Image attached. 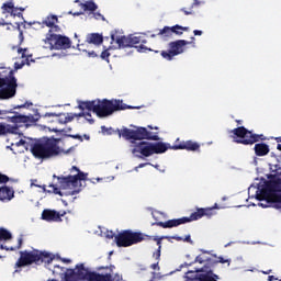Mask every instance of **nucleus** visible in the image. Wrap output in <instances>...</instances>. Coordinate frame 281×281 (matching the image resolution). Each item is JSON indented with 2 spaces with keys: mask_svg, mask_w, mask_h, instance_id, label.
I'll return each mask as SVG.
<instances>
[{
  "mask_svg": "<svg viewBox=\"0 0 281 281\" xmlns=\"http://www.w3.org/2000/svg\"><path fill=\"white\" fill-rule=\"evenodd\" d=\"M59 138H42L31 146V153L35 159H52L58 157L63 150L58 146Z\"/></svg>",
  "mask_w": 281,
  "mask_h": 281,
  "instance_id": "f257e3e1",
  "label": "nucleus"
},
{
  "mask_svg": "<svg viewBox=\"0 0 281 281\" xmlns=\"http://www.w3.org/2000/svg\"><path fill=\"white\" fill-rule=\"evenodd\" d=\"M52 265L54 262V256L47 251H41L34 249L31 251H20V258L14 265L15 273L23 267H30V265Z\"/></svg>",
  "mask_w": 281,
  "mask_h": 281,
  "instance_id": "f03ea898",
  "label": "nucleus"
},
{
  "mask_svg": "<svg viewBox=\"0 0 281 281\" xmlns=\"http://www.w3.org/2000/svg\"><path fill=\"white\" fill-rule=\"evenodd\" d=\"M214 210H218V204H214L213 207L198 209L195 212L191 213L189 217L173 218L168 220L167 222H155L153 225L162 227V229H172V227H179V225H186V223L199 221L203 218V216H214Z\"/></svg>",
  "mask_w": 281,
  "mask_h": 281,
  "instance_id": "7ed1b4c3",
  "label": "nucleus"
},
{
  "mask_svg": "<svg viewBox=\"0 0 281 281\" xmlns=\"http://www.w3.org/2000/svg\"><path fill=\"white\" fill-rule=\"evenodd\" d=\"M126 109H133V106H127L120 100L97 99L94 100L92 113H95L98 117H109V115H113L115 111H126Z\"/></svg>",
  "mask_w": 281,
  "mask_h": 281,
  "instance_id": "20e7f679",
  "label": "nucleus"
},
{
  "mask_svg": "<svg viewBox=\"0 0 281 281\" xmlns=\"http://www.w3.org/2000/svg\"><path fill=\"white\" fill-rule=\"evenodd\" d=\"M119 137H123V139L134 142H142V139H148L150 142H159V133L150 132L146 127H137L134 126V130L128 127H123L117 130Z\"/></svg>",
  "mask_w": 281,
  "mask_h": 281,
  "instance_id": "39448f33",
  "label": "nucleus"
},
{
  "mask_svg": "<svg viewBox=\"0 0 281 281\" xmlns=\"http://www.w3.org/2000/svg\"><path fill=\"white\" fill-rule=\"evenodd\" d=\"M170 148V144L166 143H149L146 140H140L134 144L132 149L133 155H139L142 157H153V155H161Z\"/></svg>",
  "mask_w": 281,
  "mask_h": 281,
  "instance_id": "423d86ee",
  "label": "nucleus"
},
{
  "mask_svg": "<svg viewBox=\"0 0 281 281\" xmlns=\"http://www.w3.org/2000/svg\"><path fill=\"white\" fill-rule=\"evenodd\" d=\"M150 235H146L142 232H134L133 229H125L115 236V244L119 247H133V245H139L144 240H151Z\"/></svg>",
  "mask_w": 281,
  "mask_h": 281,
  "instance_id": "0eeeda50",
  "label": "nucleus"
},
{
  "mask_svg": "<svg viewBox=\"0 0 281 281\" xmlns=\"http://www.w3.org/2000/svg\"><path fill=\"white\" fill-rule=\"evenodd\" d=\"M5 87V88H3ZM16 77H14V70H10L8 75L3 76L0 72V100H10L16 95Z\"/></svg>",
  "mask_w": 281,
  "mask_h": 281,
  "instance_id": "6e6552de",
  "label": "nucleus"
},
{
  "mask_svg": "<svg viewBox=\"0 0 281 281\" xmlns=\"http://www.w3.org/2000/svg\"><path fill=\"white\" fill-rule=\"evenodd\" d=\"M71 170L78 172L75 176H56L54 175V179H57L59 183L58 190H74V188H78V181H87V173L80 171V169L76 166H72Z\"/></svg>",
  "mask_w": 281,
  "mask_h": 281,
  "instance_id": "1a4fd4ad",
  "label": "nucleus"
},
{
  "mask_svg": "<svg viewBox=\"0 0 281 281\" xmlns=\"http://www.w3.org/2000/svg\"><path fill=\"white\" fill-rule=\"evenodd\" d=\"M0 113H3L0 120H7V122H10L20 128L23 125L27 126V124H35V122H38V117H34L32 114L23 115L19 112H14L13 110H0Z\"/></svg>",
  "mask_w": 281,
  "mask_h": 281,
  "instance_id": "9d476101",
  "label": "nucleus"
},
{
  "mask_svg": "<svg viewBox=\"0 0 281 281\" xmlns=\"http://www.w3.org/2000/svg\"><path fill=\"white\" fill-rule=\"evenodd\" d=\"M194 41H196V38L191 37L190 42L186 40H177L175 42H170L169 49L161 50L160 56H162L165 60H172L175 56H179V54H183V52H186V45H192V47H196V43H194Z\"/></svg>",
  "mask_w": 281,
  "mask_h": 281,
  "instance_id": "9b49d317",
  "label": "nucleus"
},
{
  "mask_svg": "<svg viewBox=\"0 0 281 281\" xmlns=\"http://www.w3.org/2000/svg\"><path fill=\"white\" fill-rule=\"evenodd\" d=\"M231 133L237 137L235 140L236 144H243L244 146H251L263 137V135L254 134V132L247 130L245 126L234 128Z\"/></svg>",
  "mask_w": 281,
  "mask_h": 281,
  "instance_id": "f8f14e48",
  "label": "nucleus"
},
{
  "mask_svg": "<svg viewBox=\"0 0 281 281\" xmlns=\"http://www.w3.org/2000/svg\"><path fill=\"white\" fill-rule=\"evenodd\" d=\"M44 43L48 49H71V40L65 35H49Z\"/></svg>",
  "mask_w": 281,
  "mask_h": 281,
  "instance_id": "ddd939ff",
  "label": "nucleus"
},
{
  "mask_svg": "<svg viewBox=\"0 0 281 281\" xmlns=\"http://www.w3.org/2000/svg\"><path fill=\"white\" fill-rule=\"evenodd\" d=\"M110 49H124L131 47V40L124 35H117V31H112Z\"/></svg>",
  "mask_w": 281,
  "mask_h": 281,
  "instance_id": "4468645a",
  "label": "nucleus"
},
{
  "mask_svg": "<svg viewBox=\"0 0 281 281\" xmlns=\"http://www.w3.org/2000/svg\"><path fill=\"white\" fill-rule=\"evenodd\" d=\"M65 214H67V212L65 211L57 212L55 210L45 209L42 212V218L43 221H47L48 223H61L63 216H65Z\"/></svg>",
  "mask_w": 281,
  "mask_h": 281,
  "instance_id": "2eb2a0df",
  "label": "nucleus"
},
{
  "mask_svg": "<svg viewBox=\"0 0 281 281\" xmlns=\"http://www.w3.org/2000/svg\"><path fill=\"white\" fill-rule=\"evenodd\" d=\"M172 148L173 150H190L192 153H195L196 150L201 149V145L192 140H183L180 143L179 140H177Z\"/></svg>",
  "mask_w": 281,
  "mask_h": 281,
  "instance_id": "dca6fc26",
  "label": "nucleus"
},
{
  "mask_svg": "<svg viewBox=\"0 0 281 281\" xmlns=\"http://www.w3.org/2000/svg\"><path fill=\"white\" fill-rule=\"evenodd\" d=\"M146 40H143L142 36H130V47L138 48V52H153V49L146 47L144 44Z\"/></svg>",
  "mask_w": 281,
  "mask_h": 281,
  "instance_id": "f3484780",
  "label": "nucleus"
},
{
  "mask_svg": "<svg viewBox=\"0 0 281 281\" xmlns=\"http://www.w3.org/2000/svg\"><path fill=\"white\" fill-rule=\"evenodd\" d=\"M104 41H109V36H103L100 33H90L86 37V43L89 45H95L97 47H100Z\"/></svg>",
  "mask_w": 281,
  "mask_h": 281,
  "instance_id": "a211bd4d",
  "label": "nucleus"
},
{
  "mask_svg": "<svg viewBox=\"0 0 281 281\" xmlns=\"http://www.w3.org/2000/svg\"><path fill=\"white\" fill-rule=\"evenodd\" d=\"M77 271H75L77 280H88L89 277L91 276V271L89 269L85 268V263H80L76 266Z\"/></svg>",
  "mask_w": 281,
  "mask_h": 281,
  "instance_id": "6ab92c4d",
  "label": "nucleus"
},
{
  "mask_svg": "<svg viewBox=\"0 0 281 281\" xmlns=\"http://www.w3.org/2000/svg\"><path fill=\"white\" fill-rule=\"evenodd\" d=\"M12 199H14V190L8 186L0 187V201L8 203V201H12Z\"/></svg>",
  "mask_w": 281,
  "mask_h": 281,
  "instance_id": "aec40b11",
  "label": "nucleus"
},
{
  "mask_svg": "<svg viewBox=\"0 0 281 281\" xmlns=\"http://www.w3.org/2000/svg\"><path fill=\"white\" fill-rule=\"evenodd\" d=\"M269 145H267L266 143H258L255 145V154L257 155V157H265L269 155Z\"/></svg>",
  "mask_w": 281,
  "mask_h": 281,
  "instance_id": "412c9836",
  "label": "nucleus"
},
{
  "mask_svg": "<svg viewBox=\"0 0 281 281\" xmlns=\"http://www.w3.org/2000/svg\"><path fill=\"white\" fill-rule=\"evenodd\" d=\"M200 271H203L205 274H201V278L198 281H216L212 276H214L210 267L204 266Z\"/></svg>",
  "mask_w": 281,
  "mask_h": 281,
  "instance_id": "4be33fe9",
  "label": "nucleus"
},
{
  "mask_svg": "<svg viewBox=\"0 0 281 281\" xmlns=\"http://www.w3.org/2000/svg\"><path fill=\"white\" fill-rule=\"evenodd\" d=\"M79 5L83 12H95V10H98V4H95L93 0H88L83 3L81 2Z\"/></svg>",
  "mask_w": 281,
  "mask_h": 281,
  "instance_id": "5701e85b",
  "label": "nucleus"
},
{
  "mask_svg": "<svg viewBox=\"0 0 281 281\" xmlns=\"http://www.w3.org/2000/svg\"><path fill=\"white\" fill-rule=\"evenodd\" d=\"M111 273L100 274L98 272H92L89 277V281H111Z\"/></svg>",
  "mask_w": 281,
  "mask_h": 281,
  "instance_id": "b1692460",
  "label": "nucleus"
},
{
  "mask_svg": "<svg viewBox=\"0 0 281 281\" xmlns=\"http://www.w3.org/2000/svg\"><path fill=\"white\" fill-rule=\"evenodd\" d=\"M43 190V192H47L48 194H58L59 196H63V192H60V189H58L57 186L55 184H49L48 188H50L49 190H47V186L43 184L41 187H38Z\"/></svg>",
  "mask_w": 281,
  "mask_h": 281,
  "instance_id": "393cba45",
  "label": "nucleus"
},
{
  "mask_svg": "<svg viewBox=\"0 0 281 281\" xmlns=\"http://www.w3.org/2000/svg\"><path fill=\"white\" fill-rule=\"evenodd\" d=\"M95 106V100H92V101H81L79 102V105H78V109H80V111H92L93 112V109Z\"/></svg>",
  "mask_w": 281,
  "mask_h": 281,
  "instance_id": "a878e982",
  "label": "nucleus"
},
{
  "mask_svg": "<svg viewBox=\"0 0 281 281\" xmlns=\"http://www.w3.org/2000/svg\"><path fill=\"white\" fill-rule=\"evenodd\" d=\"M77 114L74 113H61L59 114V124H69V122H74V119Z\"/></svg>",
  "mask_w": 281,
  "mask_h": 281,
  "instance_id": "bb28decb",
  "label": "nucleus"
},
{
  "mask_svg": "<svg viewBox=\"0 0 281 281\" xmlns=\"http://www.w3.org/2000/svg\"><path fill=\"white\" fill-rule=\"evenodd\" d=\"M173 30L172 26H165L161 30H157V36H164L165 38H170L172 36Z\"/></svg>",
  "mask_w": 281,
  "mask_h": 281,
  "instance_id": "cd10ccee",
  "label": "nucleus"
},
{
  "mask_svg": "<svg viewBox=\"0 0 281 281\" xmlns=\"http://www.w3.org/2000/svg\"><path fill=\"white\" fill-rule=\"evenodd\" d=\"M58 23V16L56 15H48L44 21L43 24L46 25V27H54Z\"/></svg>",
  "mask_w": 281,
  "mask_h": 281,
  "instance_id": "c85d7f7f",
  "label": "nucleus"
},
{
  "mask_svg": "<svg viewBox=\"0 0 281 281\" xmlns=\"http://www.w3.org/2000/svg\"><path fill=\"white\" fill-rule=\"evenodd\" d=\"M205 254H207V252H203L202 255H199L198 257H195L194 262H199L200 265L207 262L210 265V262H212V258H210V256H207Z\"/></svg>",
  "mask_w": 281,
  "mask_h": 281,
  "instance_id": "c756f323",
  "label": "nucleus"
},
{
  "mask_svg": "<svg viewBox=\"0 0 281 281\" xmlns=\"http://www.w3.org/2000/svg\"><path fill=\"white\" fill-rule=\"evenodd\" d=\"M172 27V32H173V34H176L177 36H181V34H183V32H188V30H190V27H188V26H181V25H179V24H176V25H173V26H171Z\"/></svg>",
  "mask_w": 281,
  "mask_h": 281,
  "instance_id": "7c9ffc66",
  "label": "nucleus"
},
{
  "mask_svg": "<svg viewBox=\"0 0 281 281\" xmlns=\"http://www.w3.org/2000/svg\"><path fill=\"white\" fill-rule=\"evenodd\" d=\"M50 29L48 30V33L46 34V38H49V36H60V26H58L57 24L49 26Z\"/></svg>",
  "mask_w": 281,
  "mask_h": 281,
  "instance_id": "2f4dec72",
  "label": "nucleus"
},
{
  "mask_svg": "<svg viewBox=\"0 0 281 281\" xmlns=\"http://www.w3.org/2000/svg\"><path fill=\"white\" fill-rule=\"evenodd\" d=\"M14 2L13 1H9L7 3H3L2 7H1V10H3V14H5V12L8 14H11L12 11L14 10Z\"/></svg>",
  "mask_w": 281,
  "mask_h": 281,
  "instance_id": "473e14b6",
  "label": "nucleus"
},
{
  "mask_svg": "<svg viewBox=\"0 0 281 281\" xmlns=\"http://www.w3.org/2000/svg\"><path fill=\"white\" fill-rule=\"evenodd\" d=\"M74 278H76V270L66 269V272L64 273V281H74Z\"/></svg>",
  "mask_w": 281,
  "mask_h": 281,
  "instance_id": "72a5a7b5",
  "label": "nucleus"
},
{
  "mask_svg": "<svg viewBox=\"0 0 281 281\" xmlns=\"http://www.w3.org/2000/svg\"><path fill=\"white\" fill-rule=\"evenodd\" d=\"M111 49H114V48H111V46H109V47L103 46V50L100 54V58L102 60H106L109 63V57L111 56V53H110Z\"/></svg>",
  "mask_w": 281,
  "mask_h": 281,
  "instance_id": "f704fd0d",
  "label": "nucleus"
},
{
  "mask_svg": "<svg viewBox=\"0 0 281 281\" xmlns=\"http://www.w3.org/2000/svg\"><path fill=\"white\" fill-rule=\"evenodd\" d=\"M12 239V233H10L5 228H0V241L1 240H11Z\"/></svg>",
  "mask_w": 281,
  "mask_h": 281,
  "instance_id": "c9c22d12",
  "label": "nucleus"
},
{
  "mask_svg": "<svg viewBox=\"0 0 281 281\" xmlns=\"http://www.w3.org/2000/svg\"><path fill=\"white\" fill-rule=\"evenodd\" d=\"M151 240H155L158 249L161 250V240H170V236H161V237H158V236H151Z\"/></svg>",
  "mask_w": 281,
  "mask_h": 281,
  "instance_id": "e433bc0d",
  "label": "nucleus"
},
{
  "mask_svg": "<svg viewBox=\"0 0 281 281\" xmlns=\"http://www.w3.org/2000/svg\"><path fill=\"white\" fill-rule=\"evenodd\" d=\"M71 131V128H67V130H61L60 132L61 133H65V135H66V137H71L72 139H78L79 142H83V139H82V136L80 135V134H75V135H72V134H67V133H69Z\"/></svg>",
  "mask_w": 281,
  "mask_h": 281,
  "instance_id": "4c0bfd02",
  "label": "nucleus"
},
{
  "mask_svg": "<svg viewBox=\"0 0 281 281\" xmlns=\"http://www.w3.org/2000/svg\"><path fill=\"white\" fill-rule=\"evenodd\" d=\"M19 125H5V135H8V133L16 135V133H19Z\"/></svg>",
  "mask_w": 281,
  "mask_h": 281,
  "instance_id": "58836bf2",
  "label": "nucleus"
},
{
  "mask_svg": "<svg viewBox=\"0 0 281 281\" xmlns=\"http://www.w3.org/2000/svg\"><path fill=\"white\" fill-rule=\"evenodd\" d=\"M76 117H85L89 122V124H93V122H94L93 119H89V117H91V114L89 112L78 113V114H76Z\"/></svg>",
  "mask_w": 281,
  "mask_h": 281,
  "instance_id": "ea45409f",
  "label": "nucleus"
},
{
  "mask_svg": "<svg viewBox=\"0 0 281 281\" xmlns=\"http://www.w3.org/2000/svg\"><path fill=\"white\" fill-rule=\"evenodd\" d=\"M102 133H104V135H113L115 133V131L112 127H106V126H102L101 127Z\"/></svg>",
  "mask_w": 281,
  "mask_h": 281,
  "instance_id": "a19ab883",
  "label": "nucleus"
},
{
  "mask_svg": "<svg viewBox=\"0 0 281 281\" xmlns=\"http://www.w3.org/2000/svg\"><path fill=\"white\" fill-rule=\"evenodd\" d=\"M10 14H11V16H19V18L23 16V13L21 11H19V8H16V7L13 8V11H11Z\"/></svg>",
  "mask_w": 281,
  "mask_h": 281,
  "instance_id": "79ce46f5",
  "label": "nucleus"
},
{
  "mask_svg": "<svg viewBox=\"0 0 281 281\" xmlns=\"http://www.w3.org/2000/svg\"><path fill=\"white\" fill-rule=\"evenodd\" d=\"M8 181H10V177L0 172V186L3 183H8Z\"/></svg>",
  "mask_w": 281,
  "mask_h": 281,
  "instance_id": "37998d69",
  "label": "nucleus"
},
{
  "mask_svg": "<svg viewBox=\"0 0 281 281\" xmlns=\"http://www.w3.org/2000/svg\"><path fill=\"white\" fill-rule=\"evenodd\" d=\"M180 10H181V12H183V14H186V16H190V15L194 14V11H192L193 10L192 7H190L189 10L186 8H182Z\"/></svg>",
  "mask_w": 281,
  "mask_h": 281,
  "instance_id": "c03bdc74",
  "label": "nucleus"
},
{
  "mask_svg": "<svg viewBox=\"0 0 281 281\" xmlns=\"http://www.w3.org/2000/svg\"><path fill=\"white\" fill-rule=\"evenodd\" d=\"M93 18L97 20V21H105L106 19H104V15H102L100 12H94L93 13Z\"/></svg>",
  "mask_w": 281,
  "mask_h": 281,
  "instance_id": "a18cd8bd",
  "label": "nucleus"
},
{
  "mask_svg": "<svg viewBox=\"0 0 281 281\" xmlns=\"http://www.w3.org/2000/svg\"><path fill=\"white\" fill-rule=\"evenodd\" d=\"M100 54V50H89L88 56L90 58H98V55Z\"/></svg>",
  "mask_w": 281,
  "mask_h": 281,
  "instance_id": "49530a36",
  "label": "nucleus"
},
{
  "mask_svg": "<svg viewBox=\"0 0 281 281\" xmlns=\"http://www.w3.org/2000/svg\"><path fill=\"white\" fill-rule=\"evenodd\" d=\"M27 106H32V102L26 101L24 104L15 105L13 109H27Z\"/></svg>",
  "mask_w": 281,
  "mask_h": 281,
  "instance_id": "de8ad7c7",
  "label": "nucleus"
},
{
  "mask_svg": "<svg viewBox=\"0 0 281 281\" xmlns=\"http://www.w3.org/2000/svg\"><path fill=\"white\" fill-rule=\"evenodd\" d=\"M24 66H25V61H22L21 64L15 63L14 69H15V71H19V69H23Z\"/></svg>",
  "mask_w": 281,
  "mask_h": 281,
  "instance_id": "09e8293b",
  "label": "nucleus"
},
{
  "mask_svg": "<svg viewBox=\"0 0 281 281\" xmlns=\"http://www.w3.org/2000/svg\"><path fill=\"white\" fill-rule=\"evenodd\" d=\"M153 257L156 258V260H159L161 258V249H157L154 254Z\"/></svg>",
  "mask_w": 281,
  "mask_h": 281,
  "instance_id": "8fccbe9b",
  "label": "nucleus"
},
{
  "mask_svg": "<svg viewBox=\"0 0 281 281\" xmlns=\"http://www.w3.org/2000/svg\"><path fill=\"white\" fill-rule=\"evenodd\" d=\"M183 243H189L190 245H194V241L192 240V237L190 235H187L184 239H182Z\"/></svg>",
  "mask_w": 281,
  "mask_h": 281,
  "instance_id": "3c124183",
  "label": "nucleus"
},
{
  "mask_svg": "<svg viewBox=\"0 0 281 281\" xmlns=\"http://www.w3.org/2000/svg\"><path fill=\"white\" fill-rule=\"evenodd\" d=\"M201 0H193L192 4H191V9H194V8H199V5H201Z\"/></svg>",
  "mask_w": 281,
  "mask_h": 281,
  "instance_id": "603ef678",
  "label": "nucleus"
},
{
  "mask_svg": "<svg viewBox=\"0 0 281 281\" xmlns=\"http://www.w3.org/2000/svg\"><path fill=\"white\" fill-rule=\"evenodd\" d=\"M18 30H19V40H20V45H21V43H23V41H24V37H23V32L21 31V26H18Z\"/></svg>",
  "mask_w": 281,
  "mask_h": 281,
  "instance_id": "864d4df0",
  "label": "nucleus"
},
{
  "mask_svg": "<svg viewBox=\"0 0 281 281\" xmlns=\"http://www.w3.org/2000/svg\"><path fill=\"white\" fill-rule=\"evenodd\" d=\"M170 238H171L172 240H178V243H180L181 240H183V237L177 236V235L169 236V240H170Z\"/></svg>",
  "mask_w": 281,
  "mask_h": 281,
  "instance_id": "5fc2aeb1",
  "label": "nucleus"
},
{
  "mask_svg": "<svg viewBox=\"0 0 281 281\" xmlns=\"http://www.w3.org/2000/svg\"><path fill=\"white\" fill-rule=\"evenodd\" d=\"M25 52H27V48H19L18 54L22 55V58H25Z\"/></svg>",
  "mask_w": 281,
  "mask_h": 281,
  "instance_id": "6e6d98bb",
  "label": "nucleus"
},
{
  "mask_svg": "<svg viewBox=\"0 0 281 281\" xmlns=\"http://www.w3.org/2000/svg\"><path fill=\"white\" fill-rule=\"evenodd\" d=\"M0 135H5V125L3 123H0Z\"/></svg>",
  "mask_w": 281,
  "mask_h": 281,
  "instance_id": "4d7b16f0",
  "label": "nucleus"
},
{
  "mask_svg": "<svg viewBox=\"0 0 281 281\" xmlns=\"http://www.w3.org/2000/svg\"><path fill=\"white\" fill-rule=\"evenodd\" d=\"M106 238H110V239L114 238L115 239V233H113V231L108 232Z\"/></svg>",
  "mask_w": 281,
  "mask_h": 281,
  "instance_id": "13d9d810",
  "label": "nucleus"
},
{
  "mask_svg": "<svg viewBox=\"0 0 281 281\" xmlns=\"http://www.w3.org/2000/svg\"><path fill=\"white\" fill-rule=\"evenodd\" d=\"M21 247H23V238H19L18 239V246H16V249H21Z\"/></svg>",
  "mask_w": 281,
  "mask_h": 281,
  "instance_id": "bf43d9fd",
  "label": "nucleus"
},
{
  "mask_svg": "<svg viewBox=\"0 0 281 281\" xmlns=\"http://www.w3.org/2000/svg\"><path fill=\"white\" fill-rule=\"evenodd\" d=\"M193 34H194V36H202L203 35V31L194 30Z\"/></svg>",
  "mask_w": 281,
  "mask_h": 281,
  "instance_id": "052dcab7",
  "label": "nucleus"
},
{
  "mask_svg": "<svg viewBox=\"0 0 281 281\" xmlns=\"http://www.w3.org/2000/svg\"><path fill=\"white\" fill-rule=\"evenodd\" d=\"M150 267L155 271V270L159 269V262L153 263Z\"/></svg>",
  "mask_w": 281,
  "mask_h": 281,
  "instance_id": "680f3d73",
  "label": "nucleus"
},
{
  "mask_svg": "<svg viewBox=\"0 0 281 281\" xmlns=\"http://www.w3.org/2000/svg\"><path fill=\"white\" fill-rule=\"evenodd\" d=\"M36 181H37V180H33V181L31 182V188H32V187L41 188V184H36ZM34 182H35V183H34Z\"/></svg>",
  "mask_w": 281,
  "mask_h": 281,
  "instance_id": "e2e57ef3",
  "label": "nucleus"
},
{
  "mask_svg": "<svg viewBox=\"0 0 281 281\" xmlns=\"http://www.w3.org/2000/svg\"><path fill=\"white\" fill-rule=\"evenodd\" d=\"M273 270L269 269L267 271H261V273H263V276H269V273H272Z\"/></svg>",
  "mask_w": 281,
  "mask_h": 281,
  "instance_id": "0e129e2a",
  "label": "nucleus"
},
{
  "mask_svg": "<svg viewBox=\"0 0 281 281\" xmlns=\"http://www.w3.org/2000/svg\"><path fill=\"white\" fill-rule=\"evenodd\" d=\"M78 192H80V190H71V191L69 192V194H71V196H74V194H78Z\"/></svg>",
  "mask_w": 281,
  "mask_h": 281,
  "instance_id": "69168bd1",
  "label": "nucleus"
},
{
  "mask_svg": "<svg viewBox=\"0 0 281 281\" xmlns=\"http://www.w3.org/2000/svg\"><path fill=\"white\" fill-rule=\"evenodd\" d=\"M218 262H221L222 265H225V262H227V260H224L223 257H220V258H218Z\"/></svg>",
  "mask_w": 281,
  "mask_h": 281,
  "instance_id": "338daca9",
  "label": "nucleus"
},
{
  "mask_svg": "<svg viewBox=\"0 0 281 281\" xmlns=\"http://www.w3.org/2000/svg\"><path fill=\"white\" fill-rule=\"evenodd\" d=\"M273 280H278V279H276L274 276H269V277H268V281H273Z\"/></svg>",
  "mask_w": 281,
  "mask_h": 281,
  "instance_id": "774afa93",
  "label": "nucleus"
}]
</instances>
